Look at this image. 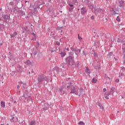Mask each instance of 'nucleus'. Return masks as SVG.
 Masks as SVG:
<instances>
[{
  "label": "nucleus",
  "instance_id": "nucleus-1",
  "mask_svg": "<svg viewBox=\"0 0 125 125\" xmlns=\"http://www.w3.org/2000/svg\"><path fill=\"white\" fill-rule=\"evenodd\" d=\"M64 86L69 93H75L76 95L79 94V92L77 91V88H76L75 86L72 85V83L69 82L66 83Z\"/></svg>",
  "mask_w": 125,
  "mask_h": 125
},
{
  "label": "nucleus",
  "instance_id": "nucleus-2",
  "mask_svg": "<svg viewBox=\"0 0 125 125\" xmlns=\"http://www.w3.org/2000/svg\"><path fill=\"white\" fill-rule=\"evenodd\" d=\"M65 62L66 64H68V65H70V66H73L75 63L74 57L68 56L65 59Z\"/></svg>",
  "mask_w": 125,
  "mask_h": 125
},
{
  "label": "nucleus",
  "instance_id": "nucleus-3",
  "mask_svg": "<svg viewBox=\"0 0 125 125\" xmlns=\"http://www.w3.org/2000/svg\"><path fill=\"white\" fill-rule=\"evenodd\" d=\"M21 100H23L24 102H27V101H31V103H33V99L30 98V96H28L27 95L24 94L21 96Z\"/></svg>",
  "mask_w": 125,
  "mask_h": 125
},
{
  "label": "nucleus",
  "instance_id": "nucleus-4",
  "mask_svg": "<svg viewBox=\"0 0 125 125\" xmlns=\"http://www.w3.org/2000/svg\"><path fill=\"white\" fill-rule=\"evenodd\" d=\"M10 121L11 123H14V125H19V124H17V123H19V121H18V118L14 116H12V118L10 120Z\"/></svg>",
  "mask_w": 125,
  "mask_h": 125
},
{
  "label": "nucleus",
  "instance_id": "nucleus-5",
  "mask_svg": "<svg viewBox=\"0 0 125 125\" xmlns=\"http://www.w3.org/2000/svg\"><path fill=\"white\" fill-rule=\"evenodd\" d=\"M104 9H102L101 8L95 9V14H104Z\"/></svg>",
  "mask_w": 125,
  "mask_h": 125
},
{
  "label": "nucleus",
  "instance_id": "nucleus-6",
  "mask_svg": "<svg viewBox=\"0 0 125 125\" xmlns=\"http://www.w3.org/2000/svg\"><path fill=\"white\" fill-rule=\"evenodd\" d=\"M35 6H36V7L38 8V9H40L41 7V5H44L45 3L44 2H42V3L40 0H37L35 3Z\"/></svg>",
  "mask_w": 125,
  "mask_h": 125
},
{
  "label": "nucleus",
  "instance_id": "nucleus-7",
  "mask_svg": "<svg viewBox=\"0 0 125 125\" xmlns=\"http://www.w3.org/2000/svg\"><path fill=\"white\" fill-rule=\"evenodd\" d=\"M14 12H18V14L21 15V16H23L25 15V12L22 10L17 11V10L15 9V7L14 8Z\"/></svg>",
  "mask_w": 125,
  "mask_h": 125
},
{
  "label": "nucleus",
  "instance_id": "nucleus-8",
  "mask_svg": "<svg viewBox=\"0 0 125 125\" xmlns=\"http://www.w3.org/2000/svg\"><path fill=\"white\" fill-rule=\"evenodd\" d=\"M59 91H60L62 95L65 94H65H67V91H66V88H65L64 87L60 88Z\"/></svg>",
  "mask_w": 125,
  "mask_h": 125
},
{
  "label": "nucleus",
  "instance_id": "nucleus-9",
  "mask_svg": "<svg viewBox=\"0 0 125 125\" xmlns=\"http://www.w3.org/2000/svg\"><path fill=\"white\" fill-rule=\"evenodd\" d=\"M115 91H116V88L115 87H111L110 91L108 92V95H111V94L114 95V92H115Z\"/></svg>",
  "mask_w": 125,
  "mask_h": 125
},
{
  "label": "nucleus",
  "instance_id": "nucleus-10",
  "mask_svg": "<svg viewBox=\"0 0 125 125\" xmlns=\"http://www.w3.org/2000/svg\"><path fill=\"white\" fill-rule=\"evenodd\" d=\"M2 18H3L4 20H8L9 18H10V16H9L8 14H2Z\"/></svg>",
  "mask_w": 125,
  "mask_h": 125
},
{
  "label": "nucleus",
  "instance_id": "nucleus-11",
  "mask_svg": "<svg viewBox=\"0 0 125 125\" xmlns=\"http://www.w3.org/2000/svg\"><path fill=\"white\" fill-rule=\"evenodd\" d=\"M87 12V10H86L85 7H83L81 8V13L82 15H84V14H85V13H86Z\"/></svg>",
  "mask_w": 125,
  "mask_h": 125
},
{
  "label": "nucleus",
  "instance_id": "nucleus-12",
  "mask_svg": "<svg viewBox=\"0 0 125 125\" xmlns=\"http://www.w3.org/2000/svg\"><path fill=\"white\" fill-rule=\"evenodd\" d=\"M30 9L31 10H33L34 9V11H37V9H38V8L37 7V6L35 4L33 5L32 4H30Z\"/></svg>",
  "mask_w": 125,
  "mask_h": 125
},
{
  "label": "nucleus",
  "instance_id": "nucleus-13",
  "mask_svg": "<svg viewBox=\"0 0 125 125\" xmlns=\"http://www.w3.org/2000/svg\"><path fill=\"white\" fill-rule=\"evenodd\" d=\"M38 83H41L43 82V75L42 74L41 75L39 76L38 79Z\"/></svg>",
  "mask_w": 125,
  "mask_h": 125
},
{
  "label": "nucleus",
  "instance_id": "nucleus-14",
  "mask_svg": "<svg viewBox=\"0 0 125 125\" xmlns=\"http://www.w3.org/2000/svg\"><path fill=\"white\" fill-rule=\"evenodd\" d=\"M17 71L19 72V73H22L23 72V68L21 65H18L17 67Z\"/></svg>",
  "mask_w": 125,
  "mask_h": 125
},
{
  "label": "nucleus",
  "instance_id": "nucleus-15",
  "mask_svg": "<svg viewBox=\"0 0 125 125\" xmlns=\"http://www.w3.org/2000/svg\"><path fill=\"white\" fill-rule=\"evenodd\" d=\"M49 105H48V104H44V107L42 108V111H44V112H45L46 110L48 109Z\"/></svg>",
  "mask_w": 125,
  "mask_h": 125
},
{
  "label": "nucleus",
  "instance_id": "nucleus-16",
  "mask_svg": "<svg viewBox=\"0 0 125 125\" xmlns=\"http://www.w3.org/2000/svg\"><path fill=\"white\" fill-rule=\"evenodd\" d=\"M112 13H111V15H116V14H119V12H118V11H117V10L115 9V8H114V9H113V8H112Z\"/></svg>",
  "mask_w": 125,
  "mask_h": 125
},
{
  "label": "nucleus",
  "instance_id": "nucleus-17",
  "mask_svg": "<svg viewBox=\"0 0 125 125\" xmlns=\"http://www.w3.org/2000/svg\"><path fill=\"white\" fill-rule=\"evenodd\" d=\"M17 35H18V33H17V32H16V31L14 32V33L13 34H11L10 35L11 39H12V38H14L15 37H16V36H17Z\"/></svg>",
  "mask_w": 125,
  "mask_h": 125
},
{
  "label": "nucleus",
  "instance_id": "nucleus-18",
  "mask_svg": "<svg viewBox=\"0 0 125 125\" xmlns=\"http://www.w3.org/2000/svg\"><path fill=\"white\" fill-rule=\"evenodd\" d=\"M8 58L10 60H13V55L11 54L10 52H9V54L8 55Z\"/></svg>",
  "mask_w": 125,
  "mask_h": 125
},
{
  "label": "nucleus",
  "instance_id": "nucleus-19",
  "mask_svg": "<svg viewBox=\"0 0 125 125\" xmlns=\"http://www.w3.org/2000/svg\"><path fill=\"white\" fill-rule=\"evenodd\" d=\"M79 92H80L79 96H81V95H82L83 94H84V90L83 88H80L79 90Z\"/></svg>",
  "mask_w": 125,
  "mask_h": 125
},
{
  "label": "nucleus",
  "instance_id": "nucleus-20",
  "mask_svg": "<svg viewBox=\"0 0 125 125\" xmlns=\"http://www.w3.org/2000/svg\"><path fill=\"white\" fill-rule=\"evenodd\" d=\"M24 64H25V65H28V66H30L32 65V62H31V61H30V60H28L24 62Z\"/></svg>",
  "mask_w": 125,
  "mask_h": 125
},
{
  "label": "nucleus",
  "instance_id": "nucleus-21",
  "mask_svg": "<svg viewBox=\"0 0 125 125\" xmlns=\"http://www.w3.org/2000/svg\"><path fill=\"white\" fill-rule=\"evenodd\" d=\"M43 81H45L46 82H49V80H48V77L47 76H46V77H44L43 75Z\"/></svg>",
  "mask_w": 125,
  "mask_h": 125
},
{
  "label": "nucleus",
  "instance_id": "nucleus-22",
  "mask_svg": "<svg viewBox=\"0 0 125 125\" xmlns=\"http://www.w3.org/2000/svg\"><path fill=\"white\" fill-rule=\"evenodd\" d=\"M97 104L98 106H99L100 109H102V110H104V107H103V105H102V104H101L100 103H97Z\"/></svg>",
  "mask_w": 125,
  "mask_h": 125
},
{
  "label": "nucleus",
  "instance_id": "nucleus-23",
  "mask_svg": "<svg viewBox=\"0 0 125 125\" xmlns=\"http://www.w3.org/2000/svg\"><path fill=\"white\" fill-rule=\"evenodd\" d=\"M86 73L88 75L90 74V70L88 68V67H86Z\"/></svg>",
  "mask_w": 125,
  "mask_h": 125
},
{
  "label": "nucleus",
  "instance_id": "nucleus-24",
  "mask_svg": "<svg viewBox=\"0 0 125 125\" xmlns=\"http://www.w3.org/2000/svg\"><path fill=\"white\" fill-rule=\"evenodd\" d=\"M13 1L15 5H17L18 4V2L20 1V0H14Z\"/></svg>",
  "mask_w": 125,
  "mask_h": 125
},
{
  "label": "nucleus",
  "instance_id": "nucleus-25",
  "mask_svg": "<svg viewBox=\"0 0 125 125\" xmlns=\"http://www.w3.org/2000/svg\"><path fill=\"white\" fill-rule=\"evenodd\" d=\"M92 83H97V79H95V78H93L92 80Z\"/></svg>",
  "mask_w": 125,
  "mask_h": 125
},
{
  "label": "nucleus",
  "instance_id": "nucleus-26",
  "mask_svg": "<svg viewBox=\"0 0 125 125\" xmlns=\"http://www.w3.org/2000/svg\"><path fill=\"white\" fill-rule=\"evenodd\" d=\"M1 106L3 108H4L5 107V103L4 102H1Z\"/></svg>",
  "mask_w": 125,
  "mask_h": 125
},
{
  "label": "nucleus",
  "instance_id": "nucleus-27",
  "mask_svg": "<svg viewBox=\"0 0 125 125\" xmlns=\"http://www.w3.org/2000/svg\"><path fill=\"white\" fill-rule=\"evenodd\" d=\"M30 125H36V121H31L29 124Z\"/></svg>",
  "mask_w": 125,
  "mask_h": 125
},
{
  "label": "nucleus",
  "instance_id": "nucleus-28",
  "mask_svg": "<svg viewBox=\"0 0 125 125\" xmlns=\"http://www.w3.org/2000/svg\"><path fill=\"white\" fill-rule=\"evenodd\" d=\"M125 4V2L124 1V0H122L120 2V7H123V5H124Z\"/></svg>",
  "mask_w": 125,
  "mask_h": 125
},
{
  "label": "nucleus",
  "instance_id": "nucleus-29",
  "mask_svg": "<svg viewBox=\"0 0 125 125\" xmlns=\"http://www.w3.org/2000/svg\"><path fill=\"white\" fill-rule=\"evenodd\" d=\"M14 2H12V1H11L9 3V5L10 6L12 7L13 8V6H14Z\"/></svg>",
  "mask_w": 125,
  "mask_h": 125
},
{
  "label": "nucleus",
  "instance_id": "nucleus-30",
  "mask_svg": "<svg viewBox=\"0 0 125 125\" xmlns=\"http://www.w3.org/2000/svg\"><path fill=\"white\" fill-rule=\"evenodd\" d=\"M68 55H69V56H71V57H73V56H74V52H69L68 53Z\"/></svg>",
  "mask_w": 125,
  "mask_h": 125
},
{
  "label": "nucleus",
  "instance_id": "nucleus-31",
  "mask_svg": "<svg viewBox=\"0 0 125 125\" xmlns=\"http://www.w3.org/2000/svg\"><path fill=\"white\" fill-rule=\"evenodd\" d=\"M122 49H123L124 53H125V43L123 44L122 46Z\"/></svg>",
  "mask_w": 125,
  "mask_h": 125
},
{
  "label": "nucleus",
  "instance_id": "nucleus-32",
  "mask_svg": "<svg viewBox=\"0 0 125 125\" xmlns=\"http://www.w3.org/2000/svg\"><path fill=\"white\" fill-rule=\"evenodd\" d=\"M60 54H61L62 57H64V56H65L66 55V53L61 52V53H60Z\"/></svg>",
  "mask_w": 125,
  "mask_h": 125
},
{
  "label": "nucleus",
  "instance_id": "nucleus-33",
  "mask_svg": "<svg viewBox=\"0 0 125 125\" xmlns=\"http://www.w3.org/2000/svg\"><path fill=\"white\" fill-rule=\"evenodd\" d=\"M76 55H79V50L76 48V49L74 51Z\"/></svg>",
  "mask_w": 125,
  "mask_h": 125
},
{
  "label": "nucleus",
  "instance_id": "nucleus-34",
  "mask_svg": "<svg viewBox=\"0 0 125 125\" xmlns=\"http://www.w3.org/2000/svg\"><path fill=\"white\" fill-rule=\"evenodd\" d=\"M73 2H74V4L76 5H78V0H73Z\"/></svg>",
  "mask_w": 125,
  "mask_h": 125
},
{
  "label": "nucleus",
  "instance_id": "nucleus-35",
  "mask_svg": "<svg viewBox=\"0 0 125 125\" xmlns=\"http://www.w3.org/2000/svg\"><path fill=\"white\" fill-rule=\"evenodd\" d=\"M55 51V47L51 48V53H53V52H54Z\"/></svg>",
  "mask_w": 125,
  "mask_h": 125
},
{
  "label": "nucleus",
  "instance_id": "nucleus-36",
  "mask_svg": "<svg viewBox=\"0 0 125 125\" xmlns=\"http://www.w3.org/2000/svg\"><path fill=\"white\" fill-rule=\"evenodd\" d=\"M38 47H40V43H39V42H37L36 44V48H38Z\"/></svg>",
  "mask_w": 125,
  "mask_h": 125
},
{
  "label": "nucleus",
  "instance_id": "nucleus-37",
  "mask_svg": "<svg viewBox=\"0 0 125 125\" xmlns=\"http://www.w3.org/2000/svg\"><path fill=\"white\" fill-rule=\"evenodd\" d=\"M109 95H108V93L107 94H104V97L106 99H109Z\"/></svg>",
  "mask_w": 125,
  "mask_h": 125
},
{
  "label": "nucleus",
  "instance_id": "nucleus-38",
  "mask_svg": "<svg viewBox=\"0 0 125 125\" xmlns=\"http://www.w3.org/2000/svg\"><path fill=\"white\" fill-rule=\"evenodd\" d=\"M113 55V52H110L107 54V56H109V57H110V56H112Z\"/></svg>",
  "mask_w": 125,
  "mask_h": 125
},
{
  "label": "nucleus",
  "instance_id": "nucleus-39",
  "mask_svg": "<svg viewBox=\"0 0 125 125\" xmlns=\"http://www.w3.org/2000/svg\"><path fill=\"white\" fill-rule=\"evenodd\" d=\"M116 21H118V22H121V19H120L119 16H117L116 18Z\"/></svg>",
  "mask_w": 125,
  "mask_h": 125
},
{
  "label": "nucleus",
  "instance_id": "nucleus-40",
  "mask_svg": "<svg viewBox=\"0 0 125 125\" xmlns=\"http://www.w3.org/2000/svg\"><path fill=\"white\" fill-rule=\"evenodd\" d=\"M94 57H98V55L97 52H94L93 54Z\"/></svg>",
  "mask_w": 125,
  "mask_h": 125
},
{
  "label": "nucleus",
  "instance_id": "nucleus-41",
  "mask_svg": "<svg viewBox=\"0 0 125 125\" xmlns=\"http://www.w3.org/2000/svg\"><path fill=\"white\" fill-rule=\"evenodd\" d=\"M76 67H77V68H79V67H80V62H77L76 64Z\"/></svg>",
  "mask_w": 125,
  "mask_h": 125
},
{
  "label": "nucleus",
  "instance_id": "nucleus-42",
  "mask_svg": "<svg viewBox=\"0 0 125 125\" xmlns=\"http://www.w3.org/2000/svg\"><path fill=\"white\" fill-rule=\"evenodd\" d=\"M70 48H71V50H72V51H75L77 49V48H75L74 47H71Z\"/></svg>",
  "mask_w": 125,
  "mask_h": 125
},
{
  "label": "nucleus",
  "instance_id": "nucleus-43",
  "mask_svg": "<svg viewBox=\"0 0 125 125\" xmlns=\"http://www.w3.org/2000/svg\"><path fill=\"white\" fill-rule=\"evenodd\" d=\"M74 10V7H71L69 8V11L72 12Z\"/></svg>",
  "mask_w": 125,
  "mask_h": 125
},
{
  "label": "nucleus",
  "instance_id": "nucleus-44",
  "mask_svg": "<svg viewBox=\"0 0 125 125\" xmlns=\"http://www.w3.org/2000/svg\"><path fill=\"white\" fill-rule=\"evenodd\" d=\"M94 68H95V69H96V70H100V69H101V68H100V67H99V66H95L94 67Z\"/></svg>",
  "mask_w": 125,
  "mask_h": 125
},
{
  "label": "nucleus",
  "instance_id": "nucleus-45",
  "mask_svg": "<svg viewBox=\"0 0 125 125\" xmlns=\"http://www.w3.org/2000/svg\"><path fill=\"white\" fill-rule=\"evenodd\" d=\"M78 39L79 41H82L83 40V38H82L81 37H80V34H78Z\"/></svg>",
  "mask_w": 125,
  "mask_h": 125
},
{
  "label": "nucleus",
  "instance_id": "nucleus-46",
  "mask_svg": "<svg viewBox=\"0 0 125 125\" xmlns=\"http://www.w3.org/2000/svg\"><path fill=\"white\" fill-rule=\"evenodd\" d=\"M78 124H79V125H84V123H83L82 121L80 122Z\"/></svg>",
  "mask_w": 125,
  "mask_h": 125
},
{
  "label": "nucleus",
  "instance_id": "nucleus-47",
  "mask_svg": "<svg viewBox=\"0 0 125 125\" xmlns=\"http://www.w3.org/2000/svg\"><path fill=\"white\" fill-rule=\"evenodd\" d=\"M15 71H12L11 73V76H14L15 75Z\"/></svg>",
  "mask_w": 125,
  "mask_h": 125
},
{
  "label": "nucleus",
  "instance_id": "nucleus-48",
  "mask_svg": "<svg viewBox=\"0 0 125 125\" xmlns=\"http://www.w3.org/2000/svg\"><path fill=\"white\" fill-rule=\"evenodd\" d=\"M2 28H3V24H0V30H2Z\"/></svg>",
  "mask_w": 125,
  "mask_h": 125
},
{
  "label": "nucleus",
  "instance_id": "nucleus-49",
  "mask_svg": "<svg viewBox=\"0 0 125 125\" xmlns=\"http://www.w3.org/2000/svg\"><path fill=\"white\" fill-rule=\"evenodd\" d=\"M33 53L34 56L37 55V52H36V51H33Z\"/></svg>",
  "mask_w": 125,
  "mask_h": 125
},
{
  "label": "nucleus",
  "instance_id": "nucleus-50",
  "mask_svg": "<svg viewBox=\"0 0 125 125\" xmlns=\"http://www.w3.org/2000/svg\"><path fill=\"white\" fill-rule=\"evenodd\" d=\"M105 79H106V80H110V78L106 76H105Z\"/></svg>",
  "mask_w": 125,
  "mask_h": 125
},
{
  "label": "nucleus",
  "instance_id": "nucleus-51",
  "mask_svg": "<svg viewBox=\"0 0 125 125\" xmlns=\"http://www.w3.org/2000/svg\"><path fill=\"white\" fill-rule=\"evenodd\" d=\"M69 6H70V7H74V5L71 3L69 4Z\"/></svg>",
  "mask_w": 125,
  "mask_h": 125
},
{
  "label": "nucleus",
  "instance_id": "nucleus-52",
  "mask_svg": "<svg viewBox=\"0 0 125 125\" xmlns=\"http://www.w3.org/2000/svg\"><path fill=\"white\" fill-rule=\"evenodd\" d=\"M91 19L92 20H94V16H92L91 17Z\"/></svg>",
  "mask_w": 125,
  "mask_h": 125
},
{
  "label": "nucleus",
  "instance_id": "nucleus-53",
  "mask_svg": "<svg viewBox=\"0 0 125 125\" xmlns=\"http://www.w3.org/2000/svg\"><path fill=\"white\" fill-rule=\"evenodd\" d=\"M56 44H57L58 45H60V42H56Z\"/></svg>",
  "mask_w": 125,
  "mask_h": 125
},
{
  "label": "nucleus",
  "instance_id": "nucleus-54",
  "mask_svg": "<svg viewBox=\"0 0 125 125\" xmlns=\"http://www.w3.org/2000/svg\"><path fill=\"white\" fill-rule=\"evenodd\" d=\"M116 83H119V82H120V80L119 79H116L115 81Z\"/></svg>",
  "mask_w": 125,
  "mask_h": 125
},
{
  "label": "nucleus",
  "instance_id": "nucleus-55",
  "mask_svg": "<svg viewBox=\"0 0 125 125\" xmlns=\"http://www.w3.org/2000/svg\"><path fill=\"white\" fill-rule=\"evenodd\" d=\"M17 88H18V89H19V88H20V86L19 85H17Z\"/></svg>",
  "mask_w": 125,
  "mask_h": 125
},
{
  "label": "nucleus",
  "instance_id": "nucleus-56",
  "mask_svg": "<svg viewBox=\"0 0 125 125\" xmlns=\"http://www.w3.org/2000/svg\"><path fill=\"white\" fill-rule=\"evenodd\" d=\"M81 49H78V54H80V53H81Z\"/></svg>",
  "mask_w": 125,
  "mask_h": 125
},
{
  "label": "nucleus",
  "instance_id": "nucleus-57",
  "mask_svg": "<svg viewBox=\"0 0 125 125\" xmlns=\"http://www.w3.org/2000/svg\"><path fill=\"white\" fill-rule=\"evenodd\" d=\"M83 55H85V56L86 55V54L84 52V51H83Z\"/></svg>",
  "mask_w": 125,
  "mask_h": 125
},
{
  "label": "nucleus",
  "instance_id": "nucleus-58",
  "mask_svg": "<svg viewBox=\"0 0 125 125\" xmlns=\"http://www.w3.org/2000/svg\"><path fill=\"white\" fill-rule=\"evenodd\" d=\"M22 29H23V31H24L25 32H26V28L23 27Z\"/></svg>",
  "mask_w": 125,
  "mask_h": 125
},
{
  "label": "nucleus",
  "instance_id": "nucleus-59",
  "mask_svg": "<svg viewBox=\"0 0 125 125\" xmlns=\"http://www.w3.org/2000/svg\"><path fill=\"white\" fill-rule=\"evenodd\" d=\"M32 34V35H33V36L35 37H36V34H35L34 33H31Z\"/></svg>",
  "mask_w": 125,
  "mask_h": 125
},
{
  "label": "nucleus",
  "instance_id": "nucleus-60",
  "mask_svg": "<svg viewBox=\"0 0 125 125\" xmlns=\"http://www.w3.org/2000/svg\"><path fill=\"white\" fill-rule=\"evenodd\" d=\"M22 84H23V87L25 88V85H26V83H23Z\"/></svg>",
  "mask_w": 125,
  "mask_h": 125
},
{
  "label": "nucleus",
  "instance_id": "nucleus-61",
  "mask_svg": "<svg viewBox=\"0 0 125 125\" xmlns=\"http://www.w3.org/2000/svg\"><path fill=\"white\" fill-rule=\"evenodd\" d=\"M106 89L105 88H104L103 89V91H104V92H105V91H106Z\"/></svg>",
  "mask_w": 125,
  "mask_h": 125
},
{
  "label": "nucleus",
  "instance_id": "nucleus-62",
  "mask_svg": "<svg viewBox=\"0 0 125 125\" xmlns=\"http://www.w3.org/2000/svg\"><path fill=\"white\" fill-rule=\"evenodd\" d=\"M2 44H3V42H0V45H2Z\"/></svg>",
  "mask_w": 125,
  "mask_h": 125
},
{
  "label": "nucleus",
  "instance_id": "nucleus-63",
  "mask_svg": "<svg viewBox=\"0 0 125 125\" xmlns=\"http://www.w3.org/2000/svg\"><path fill=\"white\" fill-rule=\"evenodd\" d=\"M19 83H21V84H23V83H23V82L22 81H20Z\"/></svg>",
  "mask_w": 125,
  "mask_h": 125
},
{
  "label": "nucleus",
  "instance_id": "nucleus-64",
  "mask_svg": "<svg viewBox=\"0 0 125 125\" xmlns=\"http://www.w3.org/2000/svg\"><path fill=\"white\" fill-rule=\"evenodd\" d=\"M8 9H11V7H9L8 6H7Z\"/></svg>",
  "mask_w": 125,
  "mask_h": 125
}]
</instances>
